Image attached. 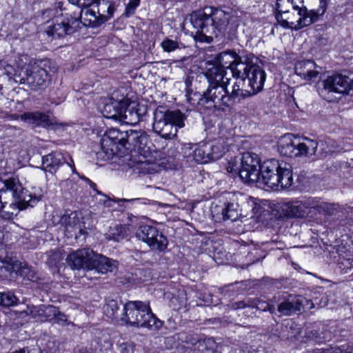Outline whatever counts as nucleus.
<instances>
[{
	"label": "nucleus",
	"mask_w": 353,
	"mask_h": 353,
	"mask_svg": "<svg viewBox=\"0 0 353 353\" xmlns=\"http://www.w3.org/2000/svg\"><path fill=\"white\" fill-rule=\"evenodd\" d=\"M212 73L217 76L216 88L222 109L229 108L235 101L253 97L263 90L266 79L264 70L255 63H241L232 70L234 81L225 77L222 68L210 65Z\"/></svg>",
	"instance_id": "nucleus-1"
},
{
	"label": "nucleus",
	"mask_w": 353,
	"mask_h": 353,
	"mask_svg": "<svg viewBox=\"0 0 353 353\" xmlns=\"http://www.w3.org/2000/svg\"><path fill=\"white\" fill-rule=\"evenodd\" d=\"M190 21L196 30L195 39L210 43L214 37L223 34L227 29L229 14L222 10L208 7L198 10L190 16Z\"/></svg>",
	"instance_id": "nucleus-2"
},
{
	"label": "nucleus",
	"mask_w": 353,
	"mask_h": 353,
	"mask_svg": "<svg viewBox=\"0 0 353 353\" xmlns=\"http://www.w3.org/2000/svg\"><path fill=\"white\" fill-rule=\"evenodd\" d=\"M82 23L85 26L96 28L103 24V20L98 17L96 10L91 3L85 6L79 14L61 12L57 15L53 23L46 30L49 37L53 39L63 38L66 35L74 33Z\"/></svg>",
	"instance_id": "nucleus-3"
},
{
	"label": "nucleus",
	"mask_w": 353,
	"mask_h": 353,
	"mask_svg": "<svg viewBox=\"0 0 353 353\" xmlns=\"http://www.w3.org/2000/svg\"><path fill=\"white\" fill-rule=\"evenodd\" d=\"M281 215L290 219L313 217L316 214L330 215L334 210L330 203L316 197H301L285 201L278 204Z\"/></svg>",
	"instance_id": "nucleus-4"
},
{
	"label": "nucleus",
	"mask_w": 353,
	"mask_h": 353,
	"mask_svg": "<svg viewBox=\"0 0 353 353\" xmlns=\"http://www.w3.org/2000/svg\"><path fill=\"white\" fill-rule=\"evenodd\" d=\"M121 320L132 327L158 330L162 326V321L152 313L148 302L130 301L123 309Z\"/></svg>",
	"instance_id": "nucleus-5"
},
{
	"label": "nucleus",
	"mask_w": 353,
	"mask_h": 353,
	"mask_svg": "<svg viewBox=\"0 0 353 353\" xmlns=\"http://www.w3.org/2000/svg\"><path fill=\"white\" fill-rule=\"evenodd\" d=\"M197 77L200 79L204 77L208 83V88L202 94L197 92H188L186 94L188 103L199 110H201L203 108L207 110H223L216 88L217 76L212 73L210 66L203 70L201 75Z\"/></svg>",
	"instance_id": "nucleus-6"
},
{
	"label": "nucleus",
	"mask_w": 353,
	"mask_h": 353,
	"mask_svg": "<svg viewBox=\"0 0 353 353\" xmlns=\"http://www.w3.org/2000/svg\"><path fill=\"white\" fill-rule=\"evenodd\" d=\"M185 114L179 110L166 112L156 110L152 128L155 133L163 138H174L176 136L177 128L185 126Z\"/></svg>",
	"instance_id": "nucleus-7"
},
{
	"label": "nucleus",
	"mask_w": 353,
	"mask_h": 353,
	"mask_svg": "<svg viewBox=\"0 0 353 353\" xmlns=\"http://www.w3.org/2000/svg\"><path fill=\"white\" fill-rule=\"evenodd\" d=\"M321 84L323 87H319V94L329 102L339 100L353 89L352 79L341 74L328 76Z\"/></svg>",
	"instance_id": "nucleus-8"
},
{
	"label": "nucleus",
	"mask_w": 353,
	"mask_h": 353,
	"mask_svg": "<svg viewBox=\"0 0 353 353\" xmlns=\"http://www.w3.org/2000/svg\"><path fill=\"white\" fill-rule=\"evenodd\" d=\"M183 150L186 157L199 163H207L219 159L224 152L222 145L215 141L185 143Z\"/></svg>",
	"instance_id": "nucleus-9"
},
{
	"label": "nucleus",
	"mask_w": 353,
	"mask_h": 353,
	"mask_svg": "<svg viewBox=\"0 0 353 353\" xmlns=\"http://www.w3.org/2000/svg\"><path fill=\"white\" fill-rule=\"evenodd\" d=\"M52 71L49 59L37 60L26 68V77L20 78L19 83H27L33 90L45 88L50 81Z\"/></svg>",
	"instance_id": "nucleus-10"
},
{
	"label": "nucleus",
	"mask_w": 353,
	"mask_h": 353,
	"mask_svg": "<svg viewBox=\"0 0 353 353\" xmlns=\"http://www.w3.org/2000/svg\"><path fill=\"white\" fill-rule=\"evenodd\" d=\"M318 143L316 140L303 137L301 139H292V136H285L280 141L279 150L284 156L296 157L315 154Z\"/></svg>",
	"instance_id": "nucleus-11"
},
{
	"label": "nucleus",
	"mask_w": 353,
	"mask_h": 353,
	"mask_svg": "<svg viewBox=\"0 0 353 353\" xmlns=\"http://www.w3.org/2000/svg\"><path fill=\"white\" fill-rule=\"evenodd\" d=\"M103 114L105 118L117 120L129 124L138 123L139 114L133 108H130L128 99L115 100L111 99L103 109Z\"/></svg>",
	"instance_id": "nucleus-12"
},
{
	"label": "nucleus",
	"mask_w": 353,
	"mask_h": 353,
	"mask_svg": "<svg viewBox=\"0 0 353 353\" xmlns=\"http://www.w3.org/2000/svg\"><path fill=\"white\" fill-rule=\"evenodd\" d=\"M21 199L13 198L9 200V203L4 204L3 208H0V216L5 220H12L18 213L28 207H34L41 198V195H36L29 193L26 188L19 194Z\"/></svg>",
	"instance_id": "nucleus-13"
},
{
	"label": "nucleus",
	"mask_w": 353,
	"mask_h": 353,
	"mask_svg": "<svg viewBox=\"0 0 353 353\" xmlns=\"http://www.w3.org/2000/svg\"><path fill=\"white\" fill-rule=\"evenodd\" d=\"M128 130L121 131L118 128L107 130L101 140V148L107 158L125 154Z\"/></svg>",
	"instance_id": "nucleus-14"
},
{
	"label": "nucleus",
	"mask_w": 353,
	"mask_h": 353,
	"mask_svg": "<svg viewBox=\"0 0 353 353\" xmlns=\"http://www.w3.org/2000/svg\"><path fill=\"white\" fill-rule=\"evenodd\" d=\"M240 168L238 176L247 183L260 181V168L262 163L258 154L253 152H245L239 159Z\"/></svg>",
	"instance_id": "nucleus-15"
},
{
	"label": "nucleus",
	"mask_w": 353,
	"mask_h": 353,
	"mask_svg": "<svg viewBox=\"0 0 353 353\" xmlns=\"http://www.w3.org/2000/svg\"><path fill=\"white\" fill-rule=\"evenodd\" d=\"M277 311L280 315L290 316L292 314L301 312L305 304L313 303L310 301L306 299L301 296L289 294L287 296L279 297L278 299Z\"/></svg>",
	"instance_id": "nucleus-16"
},
{
	"label": "nucleus",
	"mask_w": 353,
	"mask_h": 353,
	"mask_svg": "<svg viewBox=\"0 0 353 353\" xmlns=\"http://www.w3.org/2000/svg\"><path fill=\"white\" fill-rule=\"evenodd\" d=\"M23 188V185L17 177L12 176L0 179V208H3L4 204L9 203L12 197L21 199L19 194Z\"/></svg>",
	"instance_id": "nucleus-17"
},
{
	"label": "nucleus",
	"mask_w": 353,
	"mask_h": 353,
	"mask_svg": "<svg viewBox=\"0 0 353 353\" xmlns=\"http://www.w3.org/2000/svg\"><path fill=\"white\" fill-rule=\"evenodd\" d=\"M60 221L64 225L68 236H74L77 239L85 233L86 227L81 212L74 211L69 214H64Z\"/></svg>",
	"instance_id": "nucleus-18"
},
{
	"label": "nucleus",
	"mask_w": 353,
	"mask_h": 353,
	"mask_svg": "<svg viewBox=\"0 0 353 353\" xmlns=\"http://www.w3.org/2000/svg\"><path fill=\"white\" fill-rule=\"evenodd\" d=\"M216 62L217 63L207 62L203 70L212 65L217 68H222L225 72V69L230 68L232 72L233 68L241 63H252L249 57H241L234 51H225L219 53L216 57Z\"/></svg>",
	"instance_id": "nucleus-19"
},
{
	"label": "nucleus",
	"mask_w": 353,
	"mask_h": 353,
	"mask_svg": "<svg viewBox=\"0 0 353 353\" xmlns=\"http://www.w3.org/2000/svg\"><path fill=\"white\" fill-rule=\"evenodd\" d=\"M283 162L272 159L265 161L260 168V181L267 186L274 188L275 183L278 182V174Z\"/></svg>",
	"instance_id": "nucleus-20"
},
{
	"label": "nucleus",
	"mask_w": 353,
	"mask_h": 353,
	"mask_svg": "<svg viewBox=\"0 0 353 353\" xmlns=\"http://www.w3.org/2000/svg\"><path fill=\"white\" fill-rule=\"evenodd\" d=\"M137 141L133 150L137 151L143 157V159H140L139 160L140 169L150 174L157 172L159 170V164L151 159H147L145 155L148 137L145 132H143Z\"/></svg>",
	"instance_id": "nucleus-21"
},
{
	"label": "nucleus",
	"mask_w": 353,
	"mask_h": 353,
	"mask_svg": "<svg viewBox=\"0 0 353 353\" xmlns=\"http://www.w3.org/2000/svg\"><path fill=\"white\" fill-rule=\"evenodd\" d=\"M92 256L93 251L90 249L79 250L68 255L67 262L72 269L90 270Z\"/></svg>",
	"instance_id": "nucleus-22"
},
{
	"label": "nucleus",
	"mask_w": 353,
	"mask_h": 353,
	"mask_svg": "<svg viewBox=\"0 0 353 353\" xmlns=\"http://www.w3.org/2000/svg\"><path fill=\"white\" fill-rule=\"evenodd\" d=\"M292 4V9L297 11L299 19H297L296 27H293L295 30H299L304 27L308 26L315 22V17L313 12L308 11L304 6V0H290Z\"/></svg>",
	"instance_id": "nucleus-23"
},
{
	"label": "nucleus",
	"mask_w": 353,
	"mask_h": 353,
	"mask_svg": "<svg viewBox=\"0 0 353 353\" xmlns=\"http://www.w3.org/2000/svg\"><path fill=\"white\" fill-rule=\"evenodd\" d=\"M231 307L233 310L251 307L263 312L268 311L272 314H276V309L273 304L268 303L259 298H245L242 301L232 303Z\"/></svg>",
	"instance_id": "nucleus-24"
},
{
	"label": "nucleus",
	"mask_w": 353,
	"mask_h": 353,
	"mask_svg": "<svg viewBox=\"0 0 353 353\" xmlns=\"http://www.w3.org/2000/svg\"><path fill=\"white\" fill-rule=\"evenodd\" d=\"M19 118L34 127L48 128L55 124L54 118L49 114L39 111L25 112Z\"/></svg>",
	"instance_id": "nucleus-25"
},
{
	"label": "nucleus",
	"mask_w": 353,
	"mask_h": 353,
	"mask_svg": "<svg viewBox=\"0 0 353 353\" xmlns=\"http://www.w3.org/2000/svg\"><path fill=\"white\" fill-rule=\"evenodd\" d=\"M117 261L93 252L90 270H95L101 274L114 272L117 269Z\"/></svg>",
	"instance_id": "nucleus-26"
},
{
	"label": "nucleus",
	"mask_w": 353,
	"mask_h": 353,
	"mask_svg": "<svg viewBox=\"0 0 353 353\" xmlns=\"http://www.w3.org/2000/svg\"><path fill=\"white\" fill-rule=\"evenodd\" d=\"M276 13L275 14L277 22L284 28L294 30V19L291 17H284L283 14H290L292 4L290 0H276Z\"/></svg>",
	"instance_id": "nucleus-27"
},
{
	"label": "nucleus",
	"mask_w": 353,
	"mask_h": 353,
	"mask_svg": "<svg viewBox=\"0 0 353 353\" xmlns=\"http://www.w3.org/2000/svg\"><path fill=\"white\" fill-rule=\"evenodd\" d=\"M316 63L310 60L298 61L294 67L295 73L307 81H314L319 72L316 70Z\"/></svg>",
	"instance_id": "nucleus-28"
},
{
	"label": "nucleus",
	"mask_w": 353,
	"mask_h": 353,
	"mask_svg": "<svg viewBox=\"0 0 353 353\" xmlns=\"http://www.w3.org/2000/svg\"><path fill=\"white\" fill-rule=\"evenodd\" d=\"M29 314L41 322L52 321L55 315L57 307L53 305H41L28 308Z\"/></svg>",
	"instance_id": "nucleus-29"
},
{
	"label": "nucleus",
	"mask_w": 353,
	"mask_h": 353,
	"mask_svg": "<svg viewBox=\"0 0 353 353\" xmlns=\"http://www.w3.org/2000/svg\"><path fill=\"white\" fill-rule=\"evenodd\" d=\"M65 162V158L61 152H53L42 158L43 170L52 174L55 173L59 168Z\"/></svg>",
	"instance_id": "nucleus-30"
},
{
	"label": "nucleus",
	"mask_w": 353,
	"mask_h": 353,
	"mask_svg": "<svg viewBox=\"0 0 353 353\" xmlns=\"http://www.w3.org/2000/svg\"><path fill=\"white\" fill-rule=\"evenodd\" d=\"M93 8L96 10L98 17L103 20V23L110 19L115 10L114 4L109 0H95L91 1Z\"/></svg>",
	"instance_id": "nucleus-31"
},
{
	"label": "nucleus",
	"mask_w": 353,
	"mask_h": 353,
	"mask_svg": "<svg viewBox=\"0 0 353 353\" xmlns=\"http://www.w3.org/2000/svg\"><path fill=\"white\" fill-rule=\"evenodd\" d=\"M278 182L274 185V188L278 190L288 188L290 187L293 183L292 172L290 167L286 163H283L281 168L278 174Z\"/></svg>",
	"instance_id": "nucleus-32"
},
{
	"label": "nucleus",
	"mask_w": 353,
	"mask_h": 353,
	"mask_svg": "<svg viewBox=\"0 0 353 353\" xmlns=\"http://www.w3.org/2000/svg\"><path fill=\"white\" fill-rule=\"evenodd\" d=\"M159 230L153 226L143 225L139 227L136 232V236L148 245L152 243V239L157 235Z\"/></svg>",
	"instance_id": "nucleus-33"
},
{
	"label": "nucleus",
	"mask_w": 353,
	"mask_h": 353,
	"mask_svg": "<svg viewBox=\"0 0 353 353\" xmlns=\"http://www.w3.org/2000/svg\"><path fill=\"white\" fill-rule=\"evenodd\" d=\"M168 243V241L167 237L159 230L157 235H154L152 239V243H150L149 247L152 250L163 252L166 250Z\"/></svg>",
	"instance_id": "nucleus-34"
},
{
	"label": "nucleus",
	"mask_w": 353,
	"mask_h": 353,
	"mask_svg": "<svg viewBox=\"0 0 353 353\" xmlns=\"http://www.w3.org/2000/svg\"><path fill=\"white\" fill-rule=\"evenodd\" d=\"M216 344L212 339L200 340L197 346L195 347L194 353H213L215 350Z\"/></svg>",
	"instance_id": "nucleus-35"
},
{
	"label": "nucleus",
	"mask_w": 353,
	"mask_h": 353,
	"mask_svg": "<svg viewBox=\"0 0 353 353\" xmlns=\"http://www.w3.org/2000/svg\"><path fill=\"white\" fill-rule=\"evenodd\" d=\"M224 213H225V221L230 220L232 221H236L239 216V206L237 203H228L224 205Z\"/></svg>",
	"instance_id": "nucleus-36"
},
{
	"label": "nucleus",
	"mask_w": 353,
	"mask_h": 353,
	"mask_svg": "<svg viewBox=\"0 0 353 353\" xmlns=\"http://www.w3.org/2000/svg\"><path fill=\"white\" fill-rule=\"evenodd\" d=\"M143 131L137 130H128V137L126 143L125 153L131 152L133 151L136 143L138 142L139 137L141 136Z\"/></svg>",
	"instance_id": "nucleus-37"
},
{
	"label": "nucleus",
	"mask_w": 353,
	"mask_h": 353,
	"mask_svg": "<svg viewBox=\"0 0 353 353\" xmlns=\"http://www.w3.org/2000/svg\"><path fill=\"white\" fill-rule=\"evenodd\" d=\"M119 310V305L115 300H109L103 307L104 314L110 319H117L118 316L117 315Z\"/></svg>",
	"instance_id": "nucleus-38"
},
{
	"label": "nucleus",
	"mask_w": 353,
	"mask_h": 353,
	"mask_svg": "<svg viewBox=\"0 0 353 353\" xmlns=\"http://www.w3.org/2000/svg\"><path fill=\"white\" fill-rule=\"evenodd\" d=\"M161 46L165 52H171L176 49L185 48V46L176 40H172L169 38H165L161 43Z\"/></svg>",
	"instance_id": "nucleus-39"
},
{
	"label": "nucleus",
	"mask_w": 353,
	"mask_h": 353,
	"mask_svg": "<svg viewBox=\"0 0 353 353\" xmlns=\"http://www.w3.org/2000/svg\"><path fill=\"white\" fill-rule=\"evenodd\" d=\"M18 299L12 292H0V305L10 307L17 304Z\"/></svg>",
	"instance_id": "nucleus-40"
},
{
	"label": "nucleus",
	"mask_w": 353,
	"mask_h": 353,
	"mask_svg": "<svg viewBox=\"0 0 353 353\" xmlns=\"http://www.w3.org/2000/svg\"><path fill=\"white\" fill-rule=\"evenodd\" d=\"M224 205H215L212 208L211 213L215 221L221 222L225 221V213H224Z\"/></svg>",
	"instance_id": "nucleus-41"
},
{
	"label": "nucleus",
	"mask_w": 353,
	"mask_h": 353,
	"mask_svg": "<svg viewBox=\"0 0 353 353\" xmlns=\"http://www.w3.org/2000/svg\"><path fill=\"white\" fill-rule=\"evenodd\" d=\"M134 344L132 342H123L118 345V352L119 353H134Z\"/></svg>",
	"instance_id": "nucleus-42"
},
{
	"label": "nucleus",
	"mask_w": 353,
	"mask_h": 353,
	"mask_svg": "<svg viewBox=\"0 0 353 353\" xmlns=\"http://www.w3.org/2000/svg\"><path fill=\"white\" fill-rule=\"evenodd\" d=\"M140 1L137 0H130L128 3L126 5L124 15L126 17H129L134 14L135 10L139 6Z\"/></svg>",
	"instance_id": "nucleus-43"
},
{
	"label": "nucleus",
	"mask_w": 353,
	"mask_h": 353,
	"mask_svg": "<svg viewBox=\"0 0 353 353\" xmlns=\"http://www.w3.org/2000/svg\"><path fill=\"white\" fill-rule=\"evenodd\" d=\"M239 160L237 158L232 159L228 161V165L226 167V170L228 172L231 173L232 174H237L239 172V170L240 168V165H239Z\"/></svg>",
	"instance_id": "nucleus-44"
},
{
	"label": "nucleus",
	"mask_w": 353,
	"mask_h": 353,
	"mask_svg": "<svg viewBox=\"0 0 353 353\" xmlns=\"http://www.w3.org/2000/svg\"><path fill=\"white\" fill-rule=\"evenodd\" d=\"M327 9V0H319V6L318 9L312 10L313 15L315 17V22L320 16H322Z\"/></svg>",
	"instance_id": "nucleus-45"
},
{
	"label": "nucleus",
	"mask_w": 353,
	"mask_h": 353,
	"mask_svg": "<svg viewBox=\"0 0 353 353\" xmlns=\"http://www.w3.org/2000/svg\"><path fill=\"white\" fill-rule=\"evenodd\" d=\"M3 69H4V74H7L8 77H14V80L16 82L18 81V80L17 79V78H19L20 79V78H21L20 77V74H17V72L16 71V70L14 69V68L10 65V64H7L6 65L3 66Z\"/></svg>",
	"instance_id": "nucleus-46"
},
{
	"label": "nucleus",
	"mask_w": 353,
	"mask_h": 353,
	"mask_svg": "<svg viewBox=\"0 0 353 353\" xmlns=\"http://www.w3.org/2000/svg\"><path fill=\"white\" fill-rule=\"evenodd\" d=\"M200 339L194 335V334H190L186 336L185 342L191 346V348L193 351H194L195 347L197 346V343L200 341Z\"/></svg>",
	"instance_id": "nucleus-47"
},
{
	"label": "nucleus",
	"mask_w": 353,
	"mask_h": 353,
	"mask_svg": "<svg viewBox=\"0 0 353 353\" xmlns=\"http://www.w3.org/2000/svg\"><path fill=\"white\" fill-rule=\"evenodd\" d=\"M52 321L60 324L67 323L68 321L67 316L65 314L61 312L57 307Z\"/></svg>",
	"instance_id": "nucleus-48"
},
{
	"label": "nucleus",
	"mask_w": 353,
	"mask_h": 353,
	"mask_svg": "<svg viewBox=\"0 0 353 353\" xmlns=\"http://www.w3.org/2000/svg\"><path fill=\"white\" fill-rule=\"evenodd\" d=\"M353 349V346L351 349L347 347L346 349L341 348L339 347H332L328 349H324L325 353H353L352 350Z\"/></svg>",
	"instance_id": "nucleus-49"
},
{
	"label": "nucleus",
	"mask_w": 353,
	"mask_h": 353,
	"mask_svg": "<svg viewBox=\"0 0 353 353\" xmlns=\"http://www.w3.org/2000/svg\"><path fill=\"white\" fill-rule=\"evenodd\" d=\"M11 268H10V270L12 272H15L17 273L19 272L21 274H23L25 272V268L22 267L21 263L14 261L11 264Z\"/></svg>",
	"instance_id": "nucleus-50"
},
{
	"label": "nucleus",
	"mask_w": 353,
	"mask_h": 353,
	"mask_svg": "<svg viewBox=\"0 0 353 353\" xmlns=\"http://www.w3.org/2000/svg\"><path fill=\"white\" fill-rule=\"evenodd\" d=\"M120 201L127 203H132V204H134L137 203H144V204L145 203V202H141V199H121Z\"/></svg>",
	"instance_id": "nucleus-51"
},
{
	"label": "nucleus",
	"mask_w": 353,
	"mask_h": 353,
	"mask_svg": "<svg viewBox=\"0 0 353 353\" xmlns=\"http://www.w3.org/2000/svg\"><path fill=\"white\" fill-rule=\"evenodd\" d=\"M290 14H283V17H291V18L294 19V25H296L297 23L296 21L299 19V16L297 15V11H294L292 13L291 12H290Z\"/></svg>",
	"instance_id": "nucleus-52"
},
{
	"label": "nucleus",
	"mask_w": 353,
	"mask_h": 353,
	"mask_svg": "<svg viewBox=\"0 0 353 353\" xmlns=\"http://www.w3.org/2000/svg\"><path fill=\"white\" fill-rule=\"evenodd\" d=\"M83 179H84V180H85L86 182H88V183L90 185V186L92 188H93V190H96V191L97 192V193H98V194H100V193H101L100 192H99V191H97V190H96V187H97V185H96V184H95L94 183H93L92 181H90L89 179H88V178H86V177H85V178H83Z\"/></svg>",
	"instance_id": "nucleus-53"
},
{
	"label": "nucleus",
	"mask_w": 353,
	"mask_h": 353,
	"mask_svg": "<svg viewBox=\"0 0 353 353\" xmlns=\"http://www.w3.org/2000/svg\"><path fill=\"white\" fill-rule=\"evenodd\" d=\"M67 166H68V170L70 172H74L75 168H74V165H72L70 163H68Z\"/></svg>",
	"instance_id": "nucleus-54"
},
{
	"label": "nucleus",
	"mask_w": 353,
	"mask_h": 353,
	"mask_svg": "<svg viewBox=\"0 0 353 353\" xmlns=\"http://www.w3.org/2000/svg\"><path fill=\"white\" fill-rule=\"evenodd\" d=\"M307 353H325L324 349H316L311 352H308Z\"/></svg>",
	"instance_id": "nucleus-55"
},
{
	"label": "nucleus",
	"mask_w": 353,
	"mask_h": 353,
	"mask_svg": "<svg viewBox=\"0 0 353 353\" xmlns=\"http://www.w3.org/2000/svg\"><path fill=\"white\" fill-rule=\"evenodd\" d=\"M12 353H26V349H21L19 351H15Z\"/></svg>",
	"instance_id": "nucleus-56"
},
{
	"label": "nucleus",
	"mask_w": 353,
	"mask_h": 353,
	"mask_svg": "<svg viewBox=\"0 0 353 353\" xmlns=\"http://www.w3.org/2000/svg\"><path fill=\"white\" fill-rule=\"evenodd\" d=\"M111 202V201L110 199H106L105 201H104V204L106 205L107 206H110V203Z\"/></svg>",
	"instance_id": "nucleus-57"
},
{
	"label": "nucleus",
	"mask_w": 353,
	"mask_h": 353,
	"mask_svg": "<svg viewBox=\"0 0 353 353\" xmlns=\"http://www.w3.org/2000/svg\"><path fill=\"white\" fill-rule=\"evenodd\" d=\"M79 353H89L85 349H80Z\"/></svg>",
	"instance_id": "nucleus-58"
},
{
	"label": "nucleus",
	"mask_w": 353,
	"mask_h": 353,
	"mask_svg": "<svg viewBox=\"0 0 353 353\" xmlns=\"http://www.w3.org/2000/svg\"><path fill=\"white\" fill-rule=\"evenodd\" d=\"M26 353H29L28 350H26Z\"/></svg>",
	"instance_id": "nucleus-59"
},
{
	"label": "nucleus",
	"mask_w": 353,
	"mask_h": 353,
	"mask_svg": "<svg viewBox=\"0 0 353 353\" xmlns=\"http://www.w3.org/2000/svg\"><path fill=\"white\" fill-rule=\"evenodd\" d=\"M1 247V244L0 243V248Z\"/></svg>",
	"instance_id": "nucleus-60"
}]
</instances>
